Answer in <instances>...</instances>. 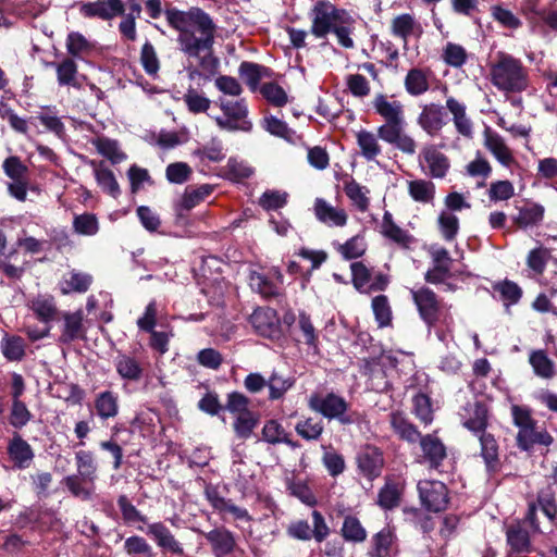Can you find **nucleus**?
Masks as SVG:
<instances>
[{"label": "nucleus", "mask_w": 557, "mask_h": 557, "mask_svg": "<svg viewBox=\"0 0 557 557\" xmlns=\"http://www.w3.org/2000/svg\"><path fill=\"white\" fill-rule=\"evenodd\" d=\"M164 15L169 26L178 33L181 51L188 58L198 59L199 67L213 75L219 60L213 55L216 25L212 17L199 7L183 11L169 5Z\"/></svg>", "instance_id": "nucleus-1"}, {"label": "nucleus", "mask_w": 557, "mask_h": 557, "mask_svg": "<svg viewBox=\"0 0 557 557\" xmlns=\"http://www.w3.org/2000/svg\"><path fill=\"white\" fill-rule=\"evenodd\" d=\"M374 112L384 121L377 127V136L405 154L412 156L417 151L416 140L406 133L404 104L393 96L376 94L372 100Z\"/></svg>", "instance_id": "nucleus-2"}, {"label": "nucleus", "mask_w": 557, "mask_h": 557, "mask_svg": "<svg viewBox=\"0 0 557 557\" xmlns=\"http://www.w3.org/2000/svg\"><path fill=\"white\" fill-rule=\"evenodd\" d=\"M490 81L500 91L522 92L529 87V70L520 59L499 51L490 66Z\"/></svg>", "instance_id": "nucleus-3"}, {"label": "nucleus", "mask_w": 557, "mask_h": 557, "mask_svg": "<svg viewBox=\"0 0 557 557\" xmlns=\"http://www.w3.org/2000/svg\"><path fill=\"white\" fill-rule=\"evenodd\" d=\"M411 298L417 307L420 319L429 329L438 325L449 327L453 324L451 305L445 302L430 287L422 286L411 289Z\"/></svg>", "instance_id": "nucleus-4"}, {"label": "nucleus", "mask_w": 557, "mask_h": 557, "mask_svg": "<svg viewBox=\"0 0 557 557\" xmlns=\"http://www.w3.org/2000/svg\"><path fill=\"white\" fill-rule=\"evenodd\" d=\"M539 509L547 519L546 528L553 531L557 527V498L552 485L540 488L536 493V498L528 503L524 522L528 523L533 534L545 533L537 517Z\"/></svg>", "instance_id": "nucleus-5"}, {"label": "nucleus", "mask_w": 557, "mask_h": 557, "mask_svg": "<svg viewBox=\"0 0 557 557\" xmlns=\"http://www.w3.org/2000/svg\"><path fill=\"white\" fill-rule=\"evenodd\" d=\"M250 399L240 392L227 394L225 410L234 417L233 429L239 440H248L260 422V413L249 408Z\"/></svg>", "instance_id": "nucleus-6"}, {"label": "nucleus", "mask_w": 557, "mask_h": 557, "mask_svg": "<svg viewBox=\"0 0 557 557\" xmlns=\"http://www.w3.org/2000/svg\"><path fill=\"white\" fill-rule=\"evenodd\" d=\"M310 16V33L319 39L326 38L338 24H354V18L346 10L337 8L327 0L317 1Z\"/></svg>", "instance_id": "nucleus-7"}, {"label": "nucleus", "mask_w": 557, "mask_h": 557, "mask_svg": "<svg viewBox=\"0 0 557 557\" xmlns=\"http://www.w3.org/2000/svg\"><path fill=\"white\" fill-rule=\"evenodd\" d=\"M309 408L321 413L329 420L336 419L342 424H352L357 421L356 413H348L349 405L342 396L331 392L326 395L314 393L308 400Z\"/></svg>", "instance_id": "nucleus-8"}, {"label": "nucleus", "mask_w": 557, "mask_h": 557, "mask_svg": "<svg viewBox=\"0 0 557 557\" xmlns=\"http://www.w3.org/2000/svg\"><path fill=\"white\" fill-rule=\"evenodd\" d=\"M219 107L223 116L215 117V123L221 129L246 133L252 129V122L248 117L249 111L245 99L226 100L221 98Z\"/></svg>", "instance_id": "nucleus-9"}, {"label": "nucleus", "mask_w": 557, "mask_h": 557, "mask_svg": "<svg viewBox=\"0 0 557 557\" xmlns=\"http://www.w3.org/2000/svg\"><path fill=\"white\" fill-rule=\"evenodd\" d=\"M419 496L426 510L440 512L449 503L448 488L440 481H422L418 484Z\"/></svg>", "instance_id": "nucleus-10"}, {"label": "nucleus", "mask_w": 557, "mask_h": 557, "mask_svg": "<svg viewBox=\"0 0 557 557\" xmlns=\"http://www.w3.org/2000/svg\"><path fill=\"white\" fill-rule=\"evenodd\" d=\"M491 410L486 403L474 400L463 407L462 425L474 435L487 431L491 421Z\"/></svg>", "instance_id": "nucleus-11"}, {"label": "nucleus", "mask_w": 557, "mask_h": 557, "mask_svg": "<svg viewBox=\"0 0 557 557\" xmlns=\"http://www.w3.org/2000/svg\"><path fill=\"white\" fill-rule=\"evenodd\" d=\"M418 442L422 451V462L426 463L430 469L440 470L447 458V448L436 432L422 435Z\"/></svg>", "instance_id": "nucleus-12"}, {"label": "nucleus", "mask_w": 557, "mask_h": 557, "mask_svg": "<svg viewBox=\"0 0 557 557\" xmlns=\"http://www.w3.org/2000/svg\"><path fill=\"white\" fill-rule=\"evenodd\" d=\"M381 235L391 244L401 250H410L416 244V237L407 230L401 228L389 211H385L380 225Z\"/></svg>", "instance_id": "nucleus-13"}, {"label": "nucleus", "mask_w": 557, "mask_h": 557, "mask_svg": "<svg viewBox=\"0 0 557 557\" xmlns=\"http://www.w3.org/2000/svg\"><path fill=\"white\" fill-rule=\"evenodd\" d=\"M84 311L78 309L74 312L62 313L61 333L58 337V343L61 345H70L76 341L86 339L87 329L84 324Z\"/></svg>", "instance_id": "nucleus-14"}, {"label": "nucleus", "mask_w": 557, "mask_h": 557, "mask_svg": "<svg viewBox=\"0 0 557 557\" xmlns=\"http://www.w3.org/2000/svg\"><path fill=\"white\" fill-rule=\"evenodd\" d=\"M419 162L422 166L425 164L428 174L432 178H444L450 169L448 157L432 144L421 149Z\"/></svg>", "instance_id": "nucleus-15"}, {"label": "nucleus", "mask_w": 557, "mask_h": 557, "mask_svg": "<svg viewBox=\"0 0 557 557\" xmlns=\"http://www.w3.org/2000/svg\"><path fill=\"white\" fill-rule=\"evenodd\" d=\"M79 12L88 18H100L110 21L125 13V5L122 0H98L95 2H82Z\"/></svg>", "instance_id": "nucleus-16"}, {"label": "nucleus", "mask_w": 557, "mask_h": 557, "mask_svg": "<svg viewBox=\"0 0 557 557\" xmlns=\"http://www.w3.org/2000/svg\"><path fill=\"white\" fill-rule=\"evenodd\" d=\"M249 321L261 336L273 338L280 335L277 312L270 307H259L250 315Z\"/></svg>", "instance_id": "nucleus-17"}, {"label": "nucleus", "mask_w": 557, "mask_h": 557, "mask_svg": "<svg viewBox=\"0 0 557 557\" xmlns=\"http://www.w3.org/2000/svg\"><path fill=\"white\" fill-rule=\"evenodd\" d=\"M357 466L361 474L370 481L379 478L384 467L382 451L372 445L364 446L357 456Z\"/></svg>", "instance_id": "nucleus-18"}, {"label": "nucleus", "mask_w": 557, "mask_h": 557, "mask_svg": "<svg viewBox=\"0 0 557 557\" xmlns=\"http://www.w3.org/2000/svg\"><path fill=\"white\" fill-rule=\"evenodd\" d=\"M516 209L517 214L512 216V223L520 230L536 227L544 220L545 208L537 202L522 200L521 205L516 206Z\"/></svg>", "instance_id": "nucleus-19"}, {"label": "nucleus", "mask_w": 557, "mask_h": 557, "mask_svg": "<svg viewBox=\"0 0 557 557\" xmlns=\"http://www.w3.org/2000/svg\"><path fill=\"white\" fill-rule=\"evenodd\" d=\"M480 442V456L482 457L486 471L495 474L502 469L499 456V444L495 435L490 431L475 435Z\"/></svg>", "instance_id": "nucleus-20"}, {"label": "nucleus", "mask_w": 557, "mask_h": 557, "mask_svg": "<svg viewBox=\"0 0 557 557\" xmlns=\"http://www.w3.org/2000/svg\"><path fill=\"white\" fill-rule=\"evenodd\" d=\"M554 442V437L549 432L537 426V421L519 430L516 435V444L518 448L524 451L531 450L535 445L549 446Z\"/></svg>", "instance_id": "nucleus-21"}, {"label": "nucleus", "mask_w": 557, "mask_h": 557, "mask_svg": "<svg viewBox=\"0 0 557 557\" xmlns=\"http://www.w3.org/2000/svg\"><path fill=\"white\" fill-rule=\"evenodd\" d=\"M203 536L211 545V550L215 557H225L234 553L237 543L235 535L225 527H218L203 533Z\"/></svg>", "instance_id": "nucleus-22"}, {"label": "nucleus", "mask_w": 557, "mask_h": 557, "mask_svg": "<svg viewBox=\"0 0 557 557\" xmlns=\"http://www.w3.org/2000/svg\"><path fill=\"white\" fill-rule=\"evenodd\" d=\"M146 534L150 536L161 549L177 556L184 555L182 544L163 522L149 523Z\"/></svg>", "instance_id": "nucleus-23"}, {"label": "nucleus", "mask_w": 557, "mask_h": 557, "mask_svg": "<svg viewBox=\"0 0 557 557\" xmlns=\"http://www.w3.org/2000/svg\"><path fill=\"white\" fill-rule=\"evenodd\" d=\"M524 517L512 522L506 529V540L513 554H529L532 552L530 532L525 529Z\"/></svg>", "instance_id": "nucleus-24"}, {"label": "nucleus", "mask_w": 557, "mask_h": 557, "mask_svg": "<svg viewBox=\"0 0 557 557\" xmlns=\"http://www.w3.org/2000/svg\"><path fill=\"white\" fill-rule=\"evenodd\" d=\"M114 367L120 377L127 382L137 383L141 381L146 372L143 361L126 352H119L114 360Z\"/></svg>", "instance_id": "nucleus-25"}, {"label": "nucleus", "mask_w": 557, "mask_h": 557, "mask_svg": "<svg viewBox=\"0 0 557 557\" xmlns=\"http://www.w3.org/2000/svg\"><path fill=\"white\" fill-rule=\"evenodd\" d=\"M313 212L318 221L331 227H343L348 221V214L345 209L333 207L323 198L314 200Z\"/></svg>", "instance_id": "nucleus-26"}, {"label": "nucleus", "mask_w": 557, "mask_h": 557, "mask_svg": "<svg viewBox=\"0 0 557 557\" xmlns=\"http://www.w3.org/2000/svg\"><path fill=\"white\" fill-rule=\"evenodd\" d=\"M405 484L395 478H386L377 493L376 504L384 510H393L400 506Z\"/></svg>", "instance_id": "nucleus-27"}, {"label": "nucleus", "mask_w": 557, "mask_h": 557, "mask_svg": "<svg viewBox=\"0 0 557 557\" xmlns=\"http://www.w3.org/2000/svg\"><path fill=\"white\" fill-rule=\"evenodd\" d=\"M418 124L431 137L437 136L446 124L443 108L435 103L424 106L418 116Z\"/></svg>", "instance_id": "nucleus-28"}, {"label": "nucleus", "mask_w": 557, "mask_h": 557, "mask_svg": "<svg viewBox=\"0 0 557 557\" xmlns=\"http://www.w3.org/2000/svg\"><path fill=\"white\" fill-rule=\"evenodd\" d=\"M388 417L391 428L399 440L409 444L418 443L422 434L404 412L392 411Z\"/></svg>", "instance_id": "nucleus-29"}, {"label": "nucleus", "mask_w": 557, "mask_h": 557, "mask_svg": "<svg viewBox=\"0 0 557 557\" xmlns=\"http://www.w3.org/2000/svg\"><path fill=\"white\" fill-rule=\"evenodd\" d=\"M446 109L453 115V122L457 133L465 138L473 137V123L467 115V107L454 97L446 99Z\"/></svg>", "instance_id": "nucleus-30"}, {"label": "nucleus", "mask_w": 557, "mask_h": 557, "mask_svg": "<svg viewBox=\"0 0 557 557\" xmlns=\"http://www.w3.org/2000/svg\"><path fill=\"white\" fill-rule=\"evenodd\" d=\"M7 451L17 469L28 468L35 457L32 446L17 433L10 440Z\"/></svg>", "instance_id": "nucleus-31"}, {"label": "nucleus", "mask_w": 557, "mask_h": 557, "mask_svg": "<svg viewBox=\"0 0 557 557\" xmlns=\"http://www.w3.org/2000/svg\"><path fill=\"white\" fill-rule=\"evenodd\" d=\"M27 307L40 322L46 324L54 321L59 314L55 299L51 295L39 294L27 301Z\"/></svg>", "instance_id": "nucleus-32"}, {"label": "nucleus", "mask_w": 557, "mask_h": 557, "mask_svg": "<svg viewBox=\"0 0 557 557\" xmlns=\"http://www.w3.org/2000/svg\"><path fill=\"white\" fill-rule=\"evenodd\" d=\"M392 34L407 44L410 36L420 37L423 33L421 24L409 13L395 16L391 23Z\"/></svg>", "instance_id": "nucleus-33"}, {"label": "nucleus", "mask_w": 557, "mask_h": 557, "mask_svg": "<svg viewBox=\"0 0 557 557\" xmlns=\"http://www.w3.org/2000/svg\"><path fill=\"white\" fill-rule=\"evenodd\" d=\"M261 435L262 440L271 445L284 443L293 449L300 447L299 442L293 441L290 438V434L287 433L283 425L274 419L265 421Z\"/></svg>", "instance_id": "nucleus-34"}, {"label": "nucleus", "mask_w": 557, "mask_h": 557, "mask_svg": "<svg viewBox=\"0 0 557 557\" xmlns=\"http://www.w3.org/2000/svg\"><path fill=\"white\" fill-rule=\"evenodd\" d=\"M431 74L430 69H410L404 81L406 91L413 97L425 94L430 88L429 77Z\"/></svg>", "instance_id": "nucleus-35"}, {"label": "nucleus", "mask_w": 557, "mask_h": 557, "mask_svg": "<svg viewBox=\"0 0 557 557\" xmlns=\"http://www.w3.org/2000/svg\"><path fill=\"white\" fill-rule=\"evenodd\" d=\"M396 536L389 528H383L371 540L369 555L372 557H391L395 548Z\"/></svg>", "instance_id": "nucleus-36"}, {"label": "nucleus", "mask_w": 557, "mask_h": 557, "mask_svg": "<svg viewBox=\"0 0 557 557\" xmlns=\"http://www.w3.org/2000/svg\"><path fill=\"white\" fill-rule=\"evenodd\" d=\"M249 283L251 288L267 300L276 298L281 302L285 298L284 293H282L281 289L262 273L255 271L251 272L249 276Z\"/></svg>", "instance_id": "nucleus-37"}, {"label": "nucleus", "mask_w": 557, "mask_h": 557, "mask_svg": "<svg viewBox=\"0 0 557 557\" xmlns=\"http://www.w3.org/2000/svg\"><path fill=\"white\" fill-rule=\"evenodd\" d=\"M212 190L213 187L208 184L201 185L197 188L188 186L185 189L181 201L176 206L177 214L182 216L184 211H189L195 208L197 205L203 201L212 193Z\"/></svg>", "instance_id": "nucleus-38"}, {"label": "nucleus", "mask_w": 557, "mask_h": 557, "mask_svg": "<svg viewBox=\"0 0 557 557\" xmlns=\"http://www.w3.org/2000/svg\"><path fill=\"white\" fill-rule=\"evenodd\" d=\"M379 136L374 133L360 129L356 133L357 145L360 149V154L367 161H375L379 156L382 153V146L379 143Z\"/></svg>", "instance_id": "nucleus-39"}, {"label": "nucleus", "mask_w": 557, "mask_h": 557, "mask_svg": "<svg viewBox=\"0 0 557 557\" xmlns=\"http://www.w3.org/2000/svg\"><path fill=\"white\" fill-rule=\"evenodd\" d=\"M57 71V79L60 86L81 88L78 69L74 59L66 57L61 62L52 63Z\"/></svg>", "instance_id": "nucleus-40"}, {"label": "nucleus", "mask_w": 557, "mask_h": 557, "mask_svg": "<svg viewBox=\"0 0 557 557\" xmlns=\"http://www.w3.org/2000/svg\"><path fill=\"white\" fill-rule=\"evenodd\" d=\"M94 405L97 416L102 420L115 418L119 413V397L112 391L99 393Z\"/></svg>", "instance_id": "nucleus-41"}, {"label": "nucleus", "mask_w": 557, "mask_h": 557, "mask_svg": "<svg viewBox=\"0 0 557 557\" xmlns=\"http://www.w3.org/2000/svg\"><path fill=\"white\" fill-rule=\"evenodd\" d=\"M341 535L346 542L358 544L367 540L368 533L358 517L346 515L343 520Z\"/></svg>", "instance_id": "nucleus-42"}, {"label": "nucleus", "mask_w": 557, "mask_h": 557, "mask_svg": "<svg viewBox=\"0 0 557 557\" xmlns=\"http://www.w3.org/2000/svg\"><path fill=\"white\" fill-rule=\"evenodd\" d=\"M1 352L8 361H21L26 355V344L18 335L5 334L1 339Z\"/></svg>", "instance_id": "nucleus-43"}, {"label": "nucleus", "mask_w": 557, "mask_h": 557, "mask_svg": "<svg viewBox=\"0 0 557 557\" xmlns=\"http://www.w3.org/2000/svg\"><path fill=\"white\" fill-rule=\"evenodd\" d=\"M92 145L97 151L107 158L112 164H117L126 159V153L120 149L119 143L115 139L108 137H97L92 140Z\"/></svg>", "instance_id": "nucleus-44"}, {"label": "nucleus", "mask_w": 557, "mask_h": 557, "mask_svg": "<svg viewBox=\"0 0 557 557\" xmlns=\"http://www.w3.org/2000/svg\"><path fill=\"white\" fill-rule=\"evenodd\" d=\"M485 145L503 165L510 166L515 163L511 150L498 134H488L485 139Z\"/></svg>", "instance_id": "nucleus-45"}, {"label": "nucleus", "mask_w": 557, "mask_h": 557, "mask_svg": "<svg viewBox=\"0 0 557 557\" xmlns=\"http://www.w3.org/2000/svg\"><path fill=\"white\" fill-rule=\"evenodd\" d=\"M408 193L414 201L430 203L435 197V185L431 181L421 178L409 181Z\"/></svg>", "instance_id": "nucleus-46"}, {"label": "nucleus", "mask_w": 557, "mask_h": 557, "mask_svg": "<svg viewBox=\"0 0 557 557\" xmlns=\"http://www.w3.org/2000/svg\"><path fill=\"white\" fill-rule=\"evenodd\" d=\"M90 165L95 168V177L97 183L102 189L113 198L121 194L119 183L115 180L113 172L108 168H102V162L97 166L96 161H90Z\"/></svg>", "instance_id": "nucleus-47"}, {"label": "nucleus", "mask_w": 557, "mask_h": 557, "mask_svg": "<svg viewBox=\"0 0 557 557\" xmlns=\"http://www.w3.org/2000/svg\"><path fill=\"white\" fill-rule=\"evenodd\" d=\"M529 362L534 373L543 379H552L554 376V362L543 349L533 350L530 354Z\"/></svg>", "instance_id": "nucleus-48"}, {"label": "nucleus", "mask_w": 557, "mask_h": 557, "mask_svg": "<svg viewBox=\"0 0 557 557\" xmlns=\"http://www.w3.org/2000/svg\"><path fill=\"white\" fill-rule=\"evenodd\" d=\"M371 307L379 327L383 329L392 325L393 312L387 296L377 295L373 297Z\"/></svg>", "instance_id": "nucleus-49"}, {"label": "nucleus", "mask_w": 557, "mask_h": 557, "mask_svg": "<svg viewBox=\"0 0 557 557\" xmlns=\"http://www.w3.org/2000/svg\"><path fill=\"white\" fill-rule=\"evenodd\" d=\"M94 46L86 37L78 32H71L66 38V50L72 59H83L89 54Z\"/></svg>", "instance_id": "nucleus-50"}, {"label": "nucleus", "mask_w": 557, "mask_h": 557, "mask_svg": "<svg viewBox=\"0 0 557 557\" xmlns=\"http://www.w3.org/2000/svg\"><path fill=\"white\" fill-rule=\"evenodd\" d=\"M259 92L271 106L276 108H282L288 102L287 92L275 82L261 84Z\"/></svg>", "instance_id": "nucleus-51"}, {"label": "nucleus", "mask_w": 557, "mask_h": 557, "mask_svg": "<svg viewBox=\"0 0 557 557\" xmlns=\"http://www.w3.org/2000/svg\"><path fill=\"white\" fill-rule=\"evenodd\" d=\"M77 474L84 475L89 480V485H94L97 479V465L94 455L89 450H78L75 453Z\"/></svg>", "instance_id": "nucleus-52"}, {"label": "nucleus", "mask_w": 557, "mask_h": 557, "mask_svg": "<svg viewBox=\"0 0 557 557\" xmlns=\"http://www.w3.org/2000/svg\"><path fill=\"white\" fill-rule=\"evenodd\" d=\"M296 433L306 441H319L323 434L324 425L321 420L309 417L295 425Z\"/></svg>", "instance_id": "nucleus-53"}, {"label": "nucleus", "mask_w": 557, "mask_h": 557, "mask_svg": "<svg viewBox=\"0 0 557 557\" xmlns=\"http://www.w3.org/2000/svg\"><path fill=\"white\" fill-rule=\"evenodd\" d=\"M183 100L188 111L193 114L206 113L211 106V100L193 86L187 88L183 96Z\"/></svg>", "instance_id": "nucleus-54"}, {"label": "nucleus", "mask_w": 557, "mask_h": 557, "mask_svg": "<svg viewBox=\"0 0 557 557\" xmlns=\"http://www.w3.org/2000/svg\"><path fill=\"white\" fill-rule=\"evenodd\" d=\"M267 384L269 387V399L277 400L283 398L286 392L294 386L295 379L290 376L284 377L277 372H273L268 379Z\"/></svg>", "instance_id": "nucleus-55"}, {"label": "nucleus", "mask_w": 557, "mask_h": 557, "mask_svg": "<svg viewBox=\"0 0 557 557\" xmlns=\"http://www.w3.org/2000/svg\"><path fill=\"white\" fill-rule=\"evenodd\" d=\"M63 483L74 497H82L89 499L92 494L94 485L90 487L85 486L89 484V480L81 474H71L63 479Z\"/></svg>", "instance_id": "nucleus-56"}, {"label": "nucleus", "mask_w": 557, "mask_h": 557, "mask_svg": "<svg viewBox=\"0 0 557 557\" xmlns=\"http://www.w3.org/2000/svg\"><path fill=\"white\" fill-rule=\"evenodd\" d=\"M351 282L354 287L361 292L367 293L372 280V270L369 269L362 261L352 262L350 264Z\"/></svg>", "instance_id": "nucleus-57"}, {"label": "nucleus", "mask_w": 557, "mask_h": 557, "mask_svg": "<svg viewBox=\"0 0 557 557\" xmlns=\"http://www.w3.org/2000/svg\"><path fill=\"white\" fill-rule=\"evenodd\" d=\"M117 506L122 515V519L126 524L135 522L147 523L148 518L143 515L129 500V498L122 494L117 497Z\"/></svg>", "instance_id": "nucleus-58"}, {"label": "nucleus", "mask_w": 557, "mask_h": 557, "mask_svg": "<svg viewBox=\"0 0 557 557\" xmlns=\"http://www.w3.org/2000/svg\"><path fill=\"white\" fill-rule=\"evenodd\" d=\"M337 251L346 260H352L362 257L367 251V244L363 236L356 235L346 243L338 246Z\"/></svg>", "instance_id": "nucleus-59"}, {"label": "nucleus", "mask_w": 557, "mask_h": 557, "mask_svg": "<svg viewBox=\"0 0 557 557\" xmlns=\"http://www.w3.org/2000/svg\"><path fill=\"white\" fill-rule=\"evenodd\" d=\"M124 549L129 556L154 557L152 546L147 540L139 535H133L125 540Z\"/></svg>", "instance_id": "nucleus-60"}, {"label": "nucleus", "mask_w": 557, "mask_h": 557, "mask_svg": "<svg viewBox=\"0 0 557 557\" xmlns=\"http://www.w3.org/2000/svg\"><path fill=\"white\" fill-rule=\"evenodd\" d=\"M91 282L92 277L89 274L73 271L70 274V278L63 283L62 294L85 293L88 290Z\"/></svg>", "instance_id": "nucleus-61"}, {"label": "nucleus", "mask_w": 557, "mask_h": 557, "mask_svg": "<svg viewBox=\"0 0 557 557\" xmlns=\"http://www.w3.org/2000/svg\"><path fill=\"white\" fill-rule=\"evenodd\" d=\"M2 169L11 181L29 180V169L17 156L8 157L2 163Z\"/></svg>", "instance_id": "nucleus-62"}, {"label": "nucleus", "mask_w": 557, "mask_h": 557, "mask_svg": "<svg viewBox=\"0 0 557 557\" xmlns=\"http://www.w3.org/2000/svg\"><path fill=\"white\" fill-rule=\"evenodd\" d=\"M550 257V250L540 246L530 250L527 257V264L536 275H542Z\"/></svg>", "instance_id": "nucleus-63"}, {"label": "nucleus", "mask_w": 557, "mask_h": 557, "mask_svg": "<svg viewBox=\"0 0 557 557\" xmlns=\"http://www.w3.org/2000/svg\"><path fill=\"white\" fill-rule=\"evenodd\" d=\"M442 58L447 65L460 69L466 64L468 53L462 46L454 42H447L443 49Z\"/></svg>", "instance_id": "nucleus-64"}]
</instances>
